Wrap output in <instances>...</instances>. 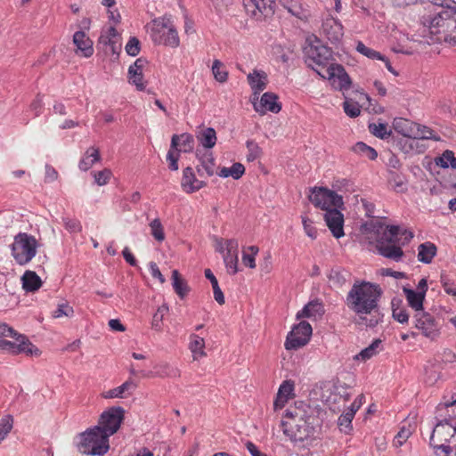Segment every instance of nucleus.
<instances>
[{
    "label": "nucleus",
    "mask_w": 456,
    "mask_h": 456,
    "mask_svg": "<svg viewBox=\"0 0 456 456\" xmlns=\"http://www.w3.org/2000/svg\"><path fill=\"white\" fill-rule=\"evenodd\" d=\"M418 33L428 45L444 42L456 45V3L454 6L428 4L419 14Z\"/></svg>",
    "instance_id": "f257e3e1"
},
{
    "label": "nucleus",
    "mask_w": 456,
    "mask_h": 456,
    "mask_svg": "<svg viewBox=\"0 0 456 456\" xmlns=\"http://www.w3.org/2000/svg\"><path fill=\"white\" fill-rule=\"evenodd\" d=\"M285 419L281 421L283 433L294 442H304L314 436L318 425L314 410L309 405L305 409L295 407L286 410Z\"/></svg>",
    "instance_id": "f03ea898"
},
{
    "label": "nucleus",
    "mask_w": 456,
    "mask_h": 456,
    "mask_svg": "<svg viewBox=\"0 0 456 456\" xmlns=\"http://www.w3.org/2000/svg\"><path fill=\"white\" fill-rule=\"evenodd\" d=\"M381 296L379 285L362 281L354 283L346 296V305L356 314H370L378 312V302Z\"/></svg>",
    "instance_id": "7ed1b4c3"
},
{
    "label": "nucleus",
    "mask_w": 456,
    "mask_h": 456,
    "mask_svg": "<svg viewBox=\"0 0 456 456\" xmlns=\"http://www.w3.org/2000/svg\"><path fill=\"white\" fill-rule=\"evenodd\" d=\"M413 238V233L398 225H387L378 236L376 248L379 255L395 262L402 260V247Z\"/></svg>",
    "instance_id": "20e7f679"
},
{
    "label": "nucleus",
    "mask_w": 456,
    "mask_h": 456,
    "mask_svg": "<svg viewBox=\"0 0 456 456\" xmlns=\"http://www.w3.org/2000/svg\"><path fill=\"white\" fill-rule=\"evenodd\" d=\"M429 444L436 456H456V427L447 419L439 420L433 428Z\"/></svg>",
    "instance_id": "39448f33"
},
{
    "label": "nucleus",
    "mask_w": 456,
    "mask_h": 456,
    "mask_svg": "<svg viewBox=\"0 0 456 456\" xmlns=\"http://www.w3.org/2000/svg\"><path fill=\"white\" fill-rule=\"evenodd\" d=\"M78 451L85 455L96 456L105 454L109 448V437L99 428H91L79 434Z\"/></svg>",
    "instance_id": "423d86ee"
},
{
    "label": "nucleus",
    "mask_w": 456,
    "mask_h": 456,
    "mask_svg": "<svg viewBox=\"0 0 456 456\" xmlns=\"http://www.w3.org/2000/svg\"><path fill=\"white\" fill-rule=\"evenodd\" d=\"M305 63L313 69L320 77L329 66L333 65L334 61L330 48L322 45L319 39H315L304 48Z\"/></svg>",
    "instance_id": "0eeeda50"
},
{
    "label": "nucleus",
    "mask_w": 456,
    "mask_h": 456,
    "mask_svg": "<svg viewBox=\"0 0 456 456\" xmlns=\"http://www.w3.org/2000/svg\"><path fill=\"white\" fill-rule=\"evenodd\" d=\"M39 243L35 236L27 232H19L14 236L11 252L15 262L26 265L37 255Z\"/></svg>",
    "instance_id": "6e6552de"
},
{
    "label": "nucleus",
    "mask_w": 456,
    "mask_h": 456,
    "mask_svg": "<svg viewBox=\"0 0 456 456\" xmlns=\"http://www.w3.org/2000/svg\"><path fill=\"white\" fill-rule=\"evenodd\" d=\"M151 37L155 44L170 47H177L180 43L175 26L167 18H159L153 20Z\"/></svg>",
    "instance_id": "1a4fd4ad"
},
{
    "label": "nucleus",
    "mask_w": 456,
    "mask_h": 456,
    "mask_svg": "<svg viewBox=\"0 0 456 456\" xmlns=\"http://www.w3.org/2000/svg\"><path fill=\"white\" fill-rule=\"evenodd\" d=\"M309 200L314 207L325 210L342 208L344 205L343 197L334 191L325 187H314L310 189Z\"/></svg>",
    "instance_id": "9d476101"
},
{
    "label": "nucleus",
    "mask_w": 456,
    "mask_h": 456,
    "mask_svg": "<svg viewBox=\"0 0 456 456\" xmlns=\"http://www.w3.org/2000/svg\"><path fill=\"white\" fill-rule=\"evenodd\" d=\"M124 417L125 410L122 407H110L101 414L98 425L94 426V428H99L110 438V436L119 429Z\"/></svg>",
    "instance_id": "9b49d317"
},
{
    "label": "nucleus",
    "mask_w": 456,
    "mask_h": 456,
    "mask_svg": "<svg viewBox=\"0 0 456 456\" xmlns=\"http://www.w3.org/2000/svg\"><path fill=\"white\" fill-rule=\"evenodd\" d=\"M313 329L309 322H300L289 332L284 346L287 350H297L305 346L312 336Z\"/></svg>",
    "instance_id": "f8f14e48"
},
{
    "label": "nucleus",
    "mask_w": 456,
    "mask_h": 456,
    "mask_svg": "<svg viewBox=\"0 0 456 456\" xmlns=\"http://www.w3.org/2000/svg\"><path fill=\"white\" fill-rule=\"evenodd\" d=\"M248 15L256 20H264L272 17L275 12V0H243Z\"/></svg>",
    "instance_id": "ddd939ff"
},
{
    "label": "nucleus",
    "mask_w": 456,
    "mask_h": 456,
    "mask_svg": "<svg viewBox=\"0 0 456 456\" xmlns=\"http://www.w3.org/2000/svg\"><path fill=\"white\" fill-rule=\"evenodd\" d=\"M322 77L329 79L331 86L336 90L339 91L348 90L352 84L349 75L341 64H333L329 66L324 69Z\"/></svg>",
    "instance_id": "4468645a"
},
{
    "label": "nucleus",
    "mask_w": 456,
    "mask_h": 456,
    "mask_svg": "<svg viewBox=\"0 0 456 456\" xmlns=\"http://www.w3.org/2000/svg\"><path fill=\"white\" fill-rule=\"evenodd\" d=\"M16 342L5 339H0V349L17 354H26L27 355H39L40 350L34 346L24 335H19L14 338Z\"/></svg>",
    "instance_id": "2eb2a0df"
},
{
    "label": "nucleus",
    "mask_w": 456,
    "mask_h": 456,
    "mask_svg": "<svg viewBox=\"0 0 456 456\" xmlns=\"http://www.w3.org/2000/svg\"><path fill=\"white\" fill-rule=\"evenodd\" d=\"M413 319L415 321V327L421 330L423 336L432 340L439 336V324L436 318L429 313L425 311L415 313Z\"/></svg>",
    "instance_id": "dca6fc26"
},
{
    "label": "nucleus",
    "mask_w": 456,
    "mask_h": 456,
    "mask_svg": "<svg viewBox=\"0 0 456 456\" xmlns=\"http://www.w3.org/2000/svg\"><path fill=\"white\" fill-rule=\"evenodd\" d=\"M339 208L328 209L323 215L324 221L332 235L339 239L345 235L344 215L338 210Z\"/></svg>",
    "instance_id": "f3484780"
},
{
    "label": "nucleus",
    "mask_w": 456,
    "mask_h": 456,
    "mask_svg": "<svg viewBox=\"0 0 456 456\" xmlns=\"http://www.w3.org/2000/svg\"><path fill=\"white\" fill-rule=\"evenodd\" d=\"M238 248L239 243L235 239H230L225 241L226 253L224 254V262L230 274H235L238 269Z\"/></svg>",
    "instance_id": "a211bd4d"
},
{
    "label": "nucleus",
    "mask_w": 456,
    "mask_h": 456,
    "mask_svg": "<svg viewBox=\"0 0 456 456\" xmlns=\"http://www.w3.org/2000/svg\"><path fill=\"white\" fill-rule=\"evenodd\" d=\"M148 61L144 58H138L128 69V81L130 84L135 86L138 91L145 89L143 82V69Z\"/></svg>",
    "instance_id": "6ab92c4d"
},
{
    "label": "nucleus",
    "mask_w": 456,
    "mask_h": 456,
    "mask_svg": "<svg viewBox=\"0 0 456 456\" xmlns=\"http://www.w3.org/2000/svg\"><path fill=\"white\" fill-rule=\"evenodd\" d=\"M196 155L200 162L196 167L199 176H212L216 171V161L212 151H208L201 154L198 150Z\"/></svg>",
    "instance_id": "aec40b11"
},
{
    "label": "nucleus",
    "mask_w": 456,
    "mask_h": 456,
    "mask_svg": "<svg viewBox=\"0 0 456 456\" xmlns=\"http://www.w3.org/2000/svg\"><path fill=\"white\" fill-rule=\"evenodd\" d=\"M73 44L76 45V53L83 57L89 58L94 54L93 41L85 31L78 30L73 35Z\"/></svg>",
    "instance_id": "412c9836"
},
{
    "label": "nucleus",
    "mask_w": 456,
    "mask_h": 456,
    "mask_svg": "<svg viewBox=\"0 0 456 456\" xmlns=\"http://www.w3.org/2000/svg\"><path fill=\"white\" fill-rule=\"evenodd\" d=\"M204 181L196 178L192 167H187L183 171L181 186L186 193H192L205 187Z\"/></svg>",
    "instance_id": "4be33fe9"
},
{
    "label": "nucleus",
    "mask_w": 456,
    "mask_h": 456,
    "mask_svg": "<svg viewBox=\"0 0 456 456\" xmlns=\"http://www.w3.org/2000/svg\"><path fill=\"white\" fill-rule=\"evenodd\" d=\"M322 31L331 43L338 42L343 37V26L334 18H328L322 22Z\"/></svg>",
    "instance_id": "5701e85b"
},
{
    "label": "nucleus",
    "mask_w": 456,
    "mask_h": 456,
    "mask_svg": "<svg viewBox=\"0 0 456 456\" xmlns=\"http://www.w3.org/2000/svg\"><path fill=\"white\" fill-rule=\"evenodd\" d=\"M325 313L324 305L320 299L312 300L307 303L301 311L297 312V319L311 318L318 319L321 318Z\"/></svg>",
    "instance_id": "b1692460"
},
{
    "label": "nucleus",
    "mask_w": 456,
    "mask_h": 456,
    "mask_svg": "<svg viewBox=\"0 0 456 456\" xmlns=\"http://www.w3.org/2000/svg\"><path fill=\"white\" fill-rule=\"evenodd\" d=\"M256 111L278 113L281 110V105L278 102V96L271 92L265 93L260 100L259 106L255 105Z\"/></svg>",
    "instance_id": "393cba45"
},
{
    "label": "nucleus",
    "mask_w": 456,
    "mask_h": 456,
    "mask_svg": "<svg viewBox=\"0 0 456 456\" xmlns=\"http://www.w3.org/2000/svg\"><path fill=\"white\" fill-rule=\"evenodd\" d=\"M248 83L250 86L254 94H259L267 86V74L263 70L254 69L247 77Z\"/></svg>",
    "instance_id": "a878e982"
},
{
    "label": "nucleus",
    "mask_w": 456,
    "mask_h": 456,
    "mask_svg": "<svg viewBox=\"0 0 456 456\" xmlns=\"http://www.w3.org/2000/svg\"><path fill=\"white\" fill-rule=\"evenodd\" d=\"M417 123L403 118H395L393 122L394 129L402 135L414 141Z\"/></svg>",
    "instance_id": "bb28decb"
},
{
    "label": "nucleus",
    "mask_w": 456,
    "mask_h": 456,
    "mask_svg": "<svg viewBox=\"0 0 456 456\" xmlns=\"http://www.w3.org/2000/svg\"><path fill=\"white\" fill-rule=\"evenodd\" d=\"M403 292L405 295L408 305L412 308L415 313L424 311L423 303L426 296L423 295V292H418L406 287L403 288Z\"/></svg>",
    "instance_id": "cd10ccee"
},
{
    "label": "nucleus",
    "mask_w": 456,
    "mask_h": 456,
    "mask_svg": "<svg viewBox=\"0 0 456 456\" xmlns=\"http://www.w3.org/2000/svg\"><path fill=\"white\" fill-rule=\"evenodd\" d=\"M118 37L119 36L118 31L111 26L107 30L102 32L98 43L102 45L110 46L112 53H115L117 48H120Z\"/></svg>",
    "instance_id": "c85d7f7f"
},
{
    "label": "nucleus",
    "mask_w": 456,
    "mask_h": 456,
    "mask_svg": "<svg viewBox=\"0 0 456 456\" xmlns=\"http://www.w3.org/2000/svg\"><path fill=\"white\" fill-rule=\"evenodd\" d=\"M437 248L430 241L420 244L418 248V260L424 264H430L436 255Z\"/></svg>",
    "instance_id": "c756f323"
},
{
    "label": "nucleus",
    "mask_w": 456,
    "mask_h": 456,
    "mask_svg": "<svg viewBox=\"0 0 456 456\" xmlns=\"http://www.w3.org/2000/svg\"><path fill=\"white\" fill-rule=\"evenodd\" d=\"M101 156L98 148L90 147L79 161L78 167L82 171L89 170L93 165L100 161Z\"/></svg>",
    "instance_id": "7c9ffc66"
},
{
    "label": "nucleus",
    "mask_w": 456,
    "mask_h": 456,
    "mask_svg": "<svg viewBox=\"0 0 456 456\" xmlns=\"http://www.w3.org/2000/svg\"><path fill=\"white\" fill-rule=\"evenodd\" d=\"M392 316L398 322L403 324L409 321V314L406 308L403 305V300L394 297L391 301Z\"/></svg>",
    "instance_id": "2f4dec72"
},
{
    "label": "nucleus",
    "mask_w": 456,
    "mask_h": 456,
    "mask_svg": "<svg viewBox=\"0 0 456 456\" xmlns=\"http://www.w3.org/2000/svg\"><path fill=\"white\" fill-rule=\"evenodd\" d=\"M21 280L22 288L28 292L37 291L42 286L40 277L33 271H26Z\"/></svg>",
    "instance_id": "473e14b6"
},
{
    "label": "nucleus",
    "mask_w": 456,
    "mask_h": 456,
    "mask_svg": "<svg viewBox=\"0 0 456 456\" xmlns=\"http://www.w3.org/2000/svg\"><path fill=\"white\" fill-rule=\"evenodd\" d=\"M197 139L205 149H212L216 142V133L212 127L203 128L197 134Z\"/></svg>",
    "instance_id": "72a5a7b5"
},
{
    "label": "nucleus",
    "mask_w": 456,
    "mask_h": 456,
    "mask_svg": "<svg viewBox=\"0 0 456 456\" xmlns=\"http://www.w3.org/2000/svg\"><path fill=\"white\" fill-rule=\"evenodd\" d=\"M136 386L131 380H126L121 386L110 389L102 394L104 398H125L126 394L130 395L129 390Z\"/></svg>",
    "instance_id": "f704fd0d"
},
{
    "label": "nucleus",
    "mask_w": 456,
    "mask_h": 456,
    "mask_svg": "<svg viewBox=\"0 0 456 456\" xmlns=\"http://www.w3.org/2000/svg\"><path fill=\"white\" fill-rule=\"evenodd\" d=\"M172 286L180 298H183L189 292V287L177 270L172 271Z\"/></svg>",
    "instance_id": "c9c22d12"
},
{
    "label": "nucleus",
    "mask_w": 456,
    "mask_h": 456,
    "mask_svg": "<svg viewBox=\"0 0 456 456\" xmlns=\"http://www.w3.org/2000/svg\"><path fill=\"white\" fill-rule=\"evenodd\" d=\"M190 350L193 354L194 360L199 359V357L205 356L206 354L204 352L205 341L204 338L196 335L191 334L190 336Z\"/></svg>",
    "instance_id": "e433bc0d"
},
{
    "label": "nucleus",
    "mask_w": 456,
    "mask_h": 456,
    "mask_svg": "<svg viewBox=\"0 0 456 456\" xmlns=\"http://www.w3.org/2000/svg\"><path fill=\"white\" fill-rule=\"evenodd\" d=\"M245 173V167L241 163L236 162L230 167H222L218 175L224 178L232 176L233 179H240Z\"/></svg>",
    "instance_id": "4c0bfd02"
},
{
    "label": "nucleus",
    "mask_w": 456,
    "mask_h": 456,
    "mask_svg": "<svg viewBox=\"0 0 456 456\" xmlns=\"http://www.w3.org/2000/svg\"><path fill=\"white\" fill-rule=\"evenodd\" d=\"M426 139H433L435 141H439V137L434 134V131L432 129H430L428 126L420 127L419 125L417 124L414 141H412L410 144L411 148H413L414 144L417 146L419 140Z\"/></svg>",
    "instance_id": "58836bf2"
},
{
    "label": "nucleus",
    "mask_w": 456,
    "mask_h": 456,
    "mask_svg": "<svg viewBox=\"0 0 456 456\" xmlns=\"http://www.w3.org/2000/svg\"><path fill=\"white\" fill-rule=\"evenodd\" d=\"M205 277L211 282L215 300L219 305H224L225 303L224 295L219 287L217 279L216 278V276L214 275L210 269L205 270Z\"/></svg>",
    "instance_id": "ea45409f"
},
{
    "label": "nucleus",
    "mask_w": 456,
    "mask_h": 456,
    "mask_svg": "<svg viewBox=\"0 0 456 456\" xmlns=\"http://www.w3.org/2000/svg\"><path fill=\"white\" fill-rule=\"evenodd\" d=\"M352 151L354 152H355L356 154H358V155H360L362 157H365V158H367V159H369L370 160H374L378 157L377 151L374 148L367 145L363 142H356L352 147Z\"/></svg>",
    "instance_id": "a19ab883"
},
{
    "label": "nucleus",
    "mask_w": 456,
    "mask_h": 456,
    "mask_svg": "<svg viewBox=\"0 0 456 456\" xmlns=\"http://www.w3.org/2000/svg\"><path fill=\"white\" fill-rule=\"evenodd\" d=\"M293 391L294 382L292 380L283 381L279 387L275 403H277L278 401L287 402V400L293 395Z\"/></svg>",
    "instance_id": "79ce46f5"
},
{
    "label": "nucleus",
    "mask_w": 456,
    "mask_h": 456,
    "mask_svg": "<svg viewBox=\"0 0 456 456\" xmlns=\"http://www.w3.org/2000/svg\"><path fill=\"white\" fill-rule=\"evenodd\" d=\"M381 344L380 339H375L372 343L362 349L358 354L354 356L355 360L366 361L378 354V347Z\"/></svg>",
    "instance_id": "37998d69"
},
{
    "label": "nucleus",
    "mask_w": 456,
    "mask_h": 456,
    "mask_svg": "<svg viewBox=\"0 0 456 456\" xmlns=\"http://www.w3.org/2000/svg\"><path fill=\"white\" fill-rule=\"evenodd\" d=\"M406 182L407 180L403 174L389 171L388 183L396 191H403Z\"/></svg>",
    "instance_id": "c03bdc74"
},
{
    "label": "nucleus",
    "mask_w": 456,
    "mask_h": 456,
    "mask_svg": "<svg viewBox=\"0 0 456 456\" xmlns=\"http://www.w3.org/2000/svg\"><path fill=\"white\" fill-rule=\"evenodd\" d=\"M369 131L376 137L380 139H387L391 134V130L387 128V125L384 123H370L369 125Z\"/></svg>",
    "instance_id": "a18cd8bd"
},
{
    "label": "nucleus",
    "mask_w": 456,
    "mask_h": 456,
    "mask_svg": "<svg viewBox=\"0 0 456 456\" xmlns=\"http://www.w3.org/2000/svg\"><path fill=\"white\" fill-rule=\"evenodd\" d=\"M436 164L443 168L451 167L452 169H456V158L454 157V153L452 151L446 150L438 159Z\"/></svg>",
    "instance_id": "49530a36"
},
{
    "label": "nucleus",
    "mask_w": 456,
    "mask_h": 456,
    "mask_svg": "<svg viewBox=\"0 0 456 456\" xmlns=\"http://www.w3.org/2000/svg\"><path fill=\"white\" fill-rule=\"evenodd\" d=\"M354 417V411L348 410L339 416L338 424L342 431L348 433L352 429Z\"/></svg>",
    "instance_id": "de8ad7c7"
},
{
    "label": "nucleus",
    "mask_w": 456,
    "mask_h": 456,
    "mask_svg": "<svg viewBox=\"0 0 456 456\" xmlns=\"http://www.w3.org/2000/svg\"><path fill=\"white\" fill-rule=\"evenodd\" d=\"M223 62L219 60H215L212 65V73L216 81L224 83L228 79V71L222 69Z\"/></svg>",
    "instance_id": "09e8293b"
},
{
    "label": "nucleus",
    "mask_w": 456,
    "mask_h": 456,
    "mask_svg": "<svg viewBox=\"0 0 456 456\" xmlns=\"http://www.w3.org/2000/svg\"><path fill=\"white\" fill-rule=\"evenodd\" d=\"M13 426V418L12 415H5L0 419V442H2L11 432Z\"/></svg>",
    "instance_id": "8fccbe9b"
},
{
    "label": "nucleus",
    "mask_w": 456,
    "mask_h": 456,
    "mask_svg": "<svg viewBox=\"0 0 456 456\" xmlns=\"http://www.w3.org/2000/svg\"><path fill=\"white\" fill-rule=\"evenodd\" d=\"M74 314L73 307L68 302L58 304L57 308L53 312V318L71 317Z\"/></svg>",
    "instance_id": "3c124183"
},
{
    "label": "nucleus",
    "mask_w": 456,
    "mask_h": 456,
    "mask_svg": "<svg viewBox=\"0 0 456 456\" xmlns=\"http://www.w3.org/2000/svg\"><path fill=\"white\" fill-rule=\"evenodd\" d=\"M167 311L168 307L166 305H161L157 309L156 313L153 314L151 322V328L153 330L158 331L161 330L162 321Z\"/></svg>",
    "instance_id": "603ef678"
},
{
    "label": "nucleus",
    "mask_w": 456,
    "mask_h": 456,
    "mask_svg": "<svg viewBox=\"0 0 456 456\" xmlns=\"http://www.w3.org/2000/svg\"><path fill=\"white\" fill-rule=\"evenodd\" d=\"M248 249L250 251V254L243 252L242 263L244 265L253 269L256 267L255 256L257 255L259 249L256 246H249Z\"/></svg>",
    "instance_id": "864d4df0"
},
{
    "label": "nucleus",
    "mask_w": 456,
    "mask_h": 456,
    "mask_svg": "<svg viewBox=\"0 0 456 456\" xmlns=\"http://www.w3.org/2000/svg\"><path fill=\"white\" fill-rule=\"evenodd\" d=\"M150 227L151 235L156 240L162 241L165 240L164 229L159 219L156 218L152 220L150 224Z\"/></svg>",
    "instance_id": "5fc2aeb1"
},
{
    "label": "nucleus",
    "mask_w": 456,
    "mask_h": 456,
    "mask_svg": "<svg viewBox=\"0 0 456 456\" xmlns=\"http://www.w3.org/2000/svg\"><path fill=\"white\" fill-rule=\"evenodd\" d=\"M246 145L248 151L247 155L248 161H254L260 158L262 150L256 142L248 140L247 141Z\"/></svg>",
    "instance_id": "6e6d98bb"
},
{
    "label": "nucleus",
    "mask_w": 456,
    "mask_h": 456,
    "mask_svg": "<svg viewBox=\"0 0 456 456\" xmlns=\"http://www.w3.org/2000/svg\"><path fill=\"white\" fill-rule=\"evenodd\" d=\"M345 113L350 118H356L360 115V107L357 102L346 100L343 103Z\"/></svg>",
    "instance_id": "4d7b16f0"
},
{
    "label": "nucleus",
    "mask_w": 456,
    "mask_h": 456,
    "mask_svg": "<svg viewBox=\"0 0 456 456\" xmlns=\"http://www.w3.org/2000/svg\"><path fill=\"white\" fill-rule=\"evenodd\" d=\"M111 175H112V173H111L110 169H108V168H104L103 170L94 172V182L99 186L105 185L109 183V181L111 177Z\"/></svg>",
    "instance_id": "13d9d810"
},
{
    "label": "nucleus",
    "mask_w": 456,
    "mask_h": 456,
    "mask_svg": "<svg viewBox=\"0 0 456 456\" xmlns=\"http://www.w3.org/2000/svg\"><path fill=\"white\" fill-rule=\"evenodd\" d=\"M140 50H141L140 41L135 37H130L126 45V53L130 56L134 57L139 54Z\"/></svg>",
    "instance_id": "bf43d9fd"
},
{
    "label": "nucleus",
    "mask_w": 456,
    "mask_h": 456,
    "mask_svg": "<svg viewBox=\"0 0 456 456\" xmlns=\"http://www.w3.org/2000/svg\"><path fill=\"white\" fill-rule=\"evenodd\" d=\"M329 280L338 287H341L343 284H345L346 279L343 272L339 270H334L332 269L329 274Z\"/></svg>",
    "instance_id": "052dcab7"
},
{
    "label": "nucleus",
    "mask_w": 456,
    "mask_h": 456,
    "mask_svg": "<svg viewBox=\"0 0 456 456\" xmlns=\"http://www.w3.org/2000/svg\"><path fill=\"white\" fill-rule=\"evenodd\" d=\"M302 224L306 235L311 239H315L317 237V230L313 226V221L307 216H302Z\"/></svg>",
    "instance_id": "680f3d73"
},
{
    "label": "nucleus",
    "mask_w": 456,
    "mask_h": 456,
    "mask_svg": "<svg viewBox=\"0 0 456 456\" xmlns=\"http://www.w3.org/2000/svg\"><path fill=\"white\" fill-rule=\"evenodd\" d=\"M411 436V431L405 428H401L398 434L394 438V445L396 447L402 446Z\"/></svg>",
    "instance_id": "e2e57ef3"
},
{
    "label": "nucleus",
    "mask_w": 456,
    "mask_h": 456,
    "mask_svg": "<svg viewBox=\"0 0 456 456\" xmlns=\"http://www.w3.org/2000/svg\"><path fill=\"white\" fill-rule=\"evenodd\" d=\"M440 281L444 291L448 295L456 296V289L453 288V282L448 278L446 274L441 275Z\"/></svg>",
    "instance_id": "0e129e2a"
},
{
    "label": "nucleus",
    "mask_w": 456,
    "mask_h": 456,
    "mask_svg": "<svg viewBox=\"0 0 456 456\" xmlns=\"http://www.w3.org/2000/svg\"><path fill=\"white\" fill-rule=\"evenodd\" d=\"M180 140L184 152L191 151L193 149L194 139L191 134L187 133L182 134Z\"/></svg>",
    "instance_id": "69168bd1"
},
{
    "label": "nucleus",
    "mask_w": 456,
    "mask_h": 456,
    "mask_svg": "<svg viewBox=\"0 0 456 456\" xmlns=\"http://www.w3.org/2000/svg\"><path fill=\"white\" fill-rule=\"evenodd\" d=\"M20 334L6 323H0V339L2 338H16Z\"/></svg>",
    "instance_id": "338daca9"
},
{
    "label": "nucleus",
    "mask_w": 456,
    "mask_h": 456,
    "mask_svg": "<svg viewBox=\"0 0 456 456\" xmlns=\"http://www.w3.org/2000/svg\"><path fill=\"white\" fill-rule=\"evenodd\" d=\"M175 153L172 150H169L167 154V160L168 161V167L170 170L176 171L178 170V159H179V152Z\"/></svg>",
    "instance_id": "774afa93"
}]
</instances>
